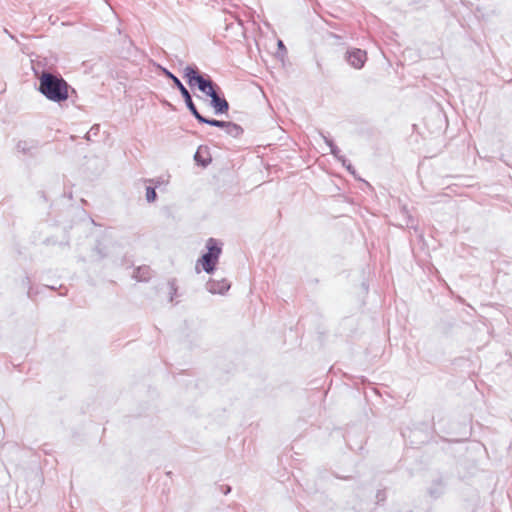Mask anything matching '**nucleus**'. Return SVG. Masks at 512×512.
<instances>
[{
  "label": "nucleus",
  "mask_w": 512,
  "mask_h": 512,
  "mask_svg": "<svg viewBox=\"0 0 512 512\" xmlns=\"http://www.w3.org/2000/svg\"><path fill=\"white\" fill-rule=\"evenodd\" d=\"M206 248L207 252L202 255L198 260V263L202 265V268L206 273L211 274L214 272L216 264L218 263L222 248L220 243L214 238H209L207 240Z\"/></svg>",
  "instance_id": "nucleus-3"
},
{
  "label": "nucleus",
  "mask_w": 512,
  "mask_h": 512,
  "mask_svg": "<svg viewBox=\"0 0 512 512\" xmlns=\"http://www.w3.org/2000/svg\"><path fill=\"white\" fill-rule=\"evenodd\" d=\"M195 159L198 161V153L195 154Z\"/></svg>",
  "instance_id": "nucleus-19"
},
{
  "label": "nucleus",
  "mask_w": 512,
  "mask_h": 512,
  "mask_svg": "<svg viewBox=\"0 0 512 512\" xmlns=\"http://www.w3.org/2000/svg\"><path fill=\"white\" fill-rule=\"evenodd\" d=\"M133 277L137 281H147L151 277V270L148 266H140L134 270Z\"/></svg>",
  "instance_id": "nucleus-8"
},
{
  "label": "nucleus",
  "mask_w": 512,
  "mask_h": 512,
  "mask_svg": "<svg viewBox=\"0 0 512 512\" xmlns=\"http://www.w3.org/2000/svg\"><path fill=\"white\" fill-rule=\"evenodd\" d=\"M346 60L353 68L361 69L367 60V54L364 50L354 48L347 51Z\"/></svg>",
  "instance_id": "nucleus-5"
},
{
  "label": "nucleus",
  "mask_w": 512,
  "mask_h": 512,
  "mask_svg": "<svg viewBox=\"0 0 512 512\" xmlns=\"http://www.w3.org/2000/svg\"><path fill=\"white\" fill-rule=\"evenodd\" d=\"M277 45H278V48H279V49L286 51V48H285V46H284V43H283L281 40H279V41H278V44H277Z\"/></svg>",
  "instance_id": "nucleus-17"
},
{
  "label": "nucleus",
  "mask_w": 512,
  "mask_h": 512,
  "mask_svg": "<svg viewBox=\"0 0 512 512\" xmlns=\"http://www.w3.org/2000/svg\"><path fill=\"white\" fill-rule=\"evenodd\" d=\"M376 497H377L378 501H383V500L385 499V493H384V492H382V491H379V492L377 493V496H376Z\"/></svg>",
  "instance_id": "nucleus-16"
},
{
  "label": "nucleus",
  "mask_w": 512,
  "mask_h": 512,
  "mask_svg": "<svg viewBox=\"0 0 512 512\" xmlns=\"http://www.w3.org/2000/svg\"><path fill=\"white\" fill-rule=\"evenodd\" d=\"M230 491H231V488L229 486H227L225 488L224 494H228Z\"/></svg>",
  "instance_id": "nucleus-18"
},
{
  "label": "nucleus",
  "mask_w": 512,
  "mask_h": 512,
  "mask_svg": "<svg viewBox=\"0 0 512 512\" xmlns=\"http://www.w3.org/2000/svg\"><path fill=\"white\" fill-rule=\"evenodd\" d=\"M35 149V145L31 141L27 140H20L16 144V150L24 155H30L32 154L33 150Z\"/></svg>",
  "instance_id": "nucleus-10"
},
{
  "label": "nucleus",
  "mask_w": 512,
  "mask_h": 512,
  "mask_svg": "<svg viewBox=\"0 0 512 512\" xmlns=\"http://www.w3.org/2000/svg\"><path fill=\"white\" fill-rule=\"evenodd\" d=\"M441 493H442V486H441V484H438V488H437V489H430V490H429V494H430L433 498L438 497Z\"/></svg>",
  "instance_id": "nucleus-14"
},
{
  "label": "nucleus",
  "mask_w": 512,
  "mask_h": 512,
  "mask_svg": "<svg viewBox=\"0 0 512 512\" xmlns=\"http://www.w3.org/2000/svg\"><path fill=\"white\" fill-rule=\"evenodd\" d=\"M181 95L184 98V101H185V104H186L187 108L189 109L191 114L197 119V121L199 123H203V124H207V125H210V126L223 128V129L226 128V125H227L228 121L209 119V118H206V117H204L203 115H201L199 113V111L197 110V108H196V106H195V104H194V102L192 100V97H191L189 91L186 89L185 86H182Z\"/></svg>",
  "instance_id": "nucleus-4"
},
{
  "label": "nucleus",
  "mask_w": 512,
  "mask_h": 512,
  "mask_svg": "<svg viewBox=\"0 0 512 512\" xmlns=\"http://www.w3.org/2000/svg\"><path fill=\"white\" fill-rule=\"evenodd\" d=\"M158 67L160 68V70L163 72V74H164L167 78H169V79H171V80L173 81L174 85L177 87V92H180V93H181L182 86H184V85H183V84H182V82L179 80V78H178V77H176V76H175L172 72H170L168 69H166V68H164V67H162V66H160V65H159Z\"/></svg>",
  "instance_id": "nucleus-11"
},
{
  "label": "nucleus",
  "mask_w": 512,
  "mask_h": 512,
  "mask_svg": "<svg viewBox=\"0 0 512 512\" xmlns=\"http://www.w3.org/2000/svg\"><path fill=\"white\" fill-rule=\"evenodd\" d=\"M169 288H170V294H171L170 301H173V296L176 294V291H177L175 283L174 282H170L169 283Z\"/></svg>",
  "instance_id": "nucleus-15"
},
{
  "label": "nucleus",
  "mask_w": 512,
  "mask_h": 512,
  "mask_svg": "<svg viewBox=\"0 0 512 512\" xmlns=\"http://www.w3.org/2000/svg\"><path fill=\"white\" fill-rule=\"evenodd\" d=\"M224 130L227 135L233 138H239L244 132L240 125L229 121L227 122L226 128Z\"/></svg>",
  "instance_id": "nucleus-9"
},
{
  "label": "nucleus",
  "mask_w": 512,
  "mask_h": 512,
  "mask_svg": "<svg viewBox=\"0 0 512 512\" xmlns=\"http://www.w3.org/2000/svg\"><path fill=\"white\" fill-rule=\"evenodd\" d=\"M184 78L190 86H197L202 93L211 98L210 105L216 115L228 112L229 103L224 97L219 96L216 90L217 85L210 78H204L199 74L196 67L186 66L184 68Z\"/></svg>",
  "instance_id": "nucleus-1"
},
{
  "label": "nucleus",
  "mask_w": 512,
  "mask_h": 512,
  "mask_svg": "<svg viewBox=\"0 0 512 512\" xmlns=\"http://www.w3.org/2000/svg\"><path fill=\"white\" fill-rule=\"evenodd\" d=\"M145 182L151 184L155 188H160L161 186H166L168 184V180L163 177L146 179Z\"/></svg>",
  "instance_id": "nucleus-12"
},
{
  "label": "nucleus",
  "mask_w": 512,
  "mask_h": 512,
  "mask_svg": "<svg viewBox=\"0 0 512 512\" xmlns=\"http://www.w3.org/2000/svg\"><path fill=\"white\" fill-rule=\"evenodd\" d=\"M230 286H231L230 282L227 279H224V278L220 279V280L210 279L206 283V289L211 294L223 295V294H225L230 289Z\"/></svg>",
  "instance_id": "nucleus-6"
},
{
  "label": "nucleus",
  "mask_w": 512,
  "mask_h": 512,
  "mask_svg": "<svg viewBox=\"0 0 512 512\" xmlns=\"http://www.w3.org/2000/svg\"><path fill=\"white\" fill-rule=\"evenodd\" d=\"M323 139H324L325 143L328 145V147L330 148L331 154L335 158H337L343 164V166H345L347 168L348 171L353 173L354 171H353L352 165L348 162V160L345 158V156H343L341 154L340 149L334 144V142L325 136H323Z\"/></svg>",
  "instance_id": "nucleus-7"
},
{
  "label": "nucleus",
  "mask_w": 512,
  "mask_h": 512,
  "mask_svg": "<svg viewBox=\"0 0 512 512\" xmlns=\"http://www.w3.org/2000/svg\"><path fill=\"white\" fill-rule=\"evenodd\" d=\"M155 187H153L151 184L150 186H147L146 187V200L147 202L149 203H152L156 200L157 198V194H156V191H155Z\"/></svg>",
  "instance_id": "nucleus-13"
},
{
  "label": "nucleus",
  "mask_w": 512,
  "mask_h": 512,
  "mask_svg": "<svg viewBox=\"0 0 512 512\" xmlns=\"http://www.w3.org/2000/svg\"><path fill=\"white\" fill-rule=\"evenodd\" d=\"M68 89V83L60 75L43 71L39 76L38 91L52 102L66 101L69 97Z\"/></svg>",
  "instance_id": "nucleus-2"
}]
</instances>
